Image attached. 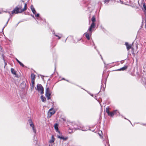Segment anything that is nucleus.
<instances>
[{
    "label": "nucleus",
    "instance_id": "nucleus-1",
    "mask_svg": "<svg viewBox=\"0 0 146 146\" xmlns=\"http://www.w3.org/2000/svg\"><path fill=\"white\" fill-rule=\"evenodd\" d=\"M27 4L26 3L25 4L24 7L21 10H19L18 8V6H16L12 12V14H14L21 13L23 12L26 11L27 10Z\"/></svg>",
    "mask_w": 146,
    "mask_h": 146
},
{
    "label": "nucleus",
    "instance_id": "nucleus-2",
    "mask_svg": "<svg viewBox=\"0 0 146 146\" xmlns=\"http://www.w3.org/2000/svg\"><path fill=\"white\" fill-rule=\"evenodd\" d=\"M91 20L92 22L88 29V31H89L90 34L92 33V29L96 27V24L94 23L96 21V19L94 16H93L92 17Z\"/></svg>",
    "mask_w": 146,
    "mask_h": 146
},
{
    "label": "nucleus",
    "instance_id": "nucleus-3",
    "mask_svg": "<svg viewBox=\"0 0 146 146\" xmlns=\"http://www.w3.org/2000/svg\"><path fill=\"white\" fill-rule=\"evenodd\" d=\"M36 90L41 94H43L44 88L41 84H37Z\"/></svg>",
    "mask_w": 146,
    "mask_h": 146
},
{
    "label": "nucleus",
    "instance_id": "nucleus-4",
    "mask_svg": "<svg viewBox=\"0 0 146 146\" xmlns=\"http://www.w3.org/2000/svg\"><path fill=\"white\" fill-rule=\"evenodd\" d=\"M51 95L50 91L49 88H47L46 89L45 92V96L47 99L48 100L50 98V96Z\"/></svg>",
    "mask_w": 146,
    "mask_h": 146
},
{
    "label": "nucleus",
    "instance_id": "nucleus-5",
    "mask_svg": "<svg viewBox=\"0 0 146 146\" xmlns=\"http://www.w3.org/2000/svg\"><path fill=\"white\" fill-rule=\"evenodd\" d=\"M30 126L32 128L33 130V132L35 133H36V129L35 128V125L33 124L31 119H30L28 120Z\"/></svg>",
    "mask_w": 146,
    "mask_h": 146
},
{
    "label": "nucleus",
    "instance_id": "nucleus-6",
    "mask_svg": "<svg viewBox=\"0 0 146 146\" xmlns=\"http://www.w3.org/2000/svg\"><path fill=\"white\" fill-rule=\"evenodd\" d=\"M55 113V111L52 109H50L49 110L48 112V115L49 117H50L52 115H53Z\"/></svg>",
    "mask_w": 146,
    "mask_h": 146
},
{
    "label": "nucleus",
    "instance_id": "nucleus-7",
    "mask_svg": "<svg viewBox=\"0 0 146 146\" xmlns=\"http://www.w3.org/2000/svg\"><path fill=\"white\" fill-rule=\"evenodd\" d=\"M57 137L58 138L61 139H62L64 141L68 139L67 137H65L62 135H58Z\"/></svg>",
    "mask_w": 146,
    "mask_h": 146
},
{
    "label": "nucleus",
    "instance_id": "nucleus-8",
    "mask_svg": "<svg viewBox=\"0 0 146 146\" xmlns=\"http://www.w3.org/2000/svg\"><path fill=\"white\" fill-rule=\"evenodd\" d=\"M88 31L89 32L88 33H85V36L87 38V39L88 40H89L90 39V35L91 36L92 35V33L91 34H90V33L89 31Z\"/></svg>",
    "mask_w": 146,
    "mask_h": 146
},
{
    "label": "nucleus",
    "instance_id": "nucleus-9",
    "mask_svg": "<svg viewBox=\"0 0 146 146\" xmlns=\"http://www.w3.org/2000/svg\"><path fill=\"white\" fill-rule=\"evenodd\" d=\"M125 45L127 47V50H129L131 47V44H129L127 42H126L125 43Z\"/></svg>",
    "mask_w": 146,
    "mask_h": 146
},
{
    "label": "nucleus",
    "instance_id": "nucleus-10",
    "mask_svg": "<svg viewBox=\"0 0 146 146\" xmlns=\"http://www.w3.org/2000/svg\"><path fill=\"white\" fill-rule=\"evenodd\" d=\"M127 67H128V66H127L125 65V66H124L123 67L119 69H118L117 70H117V71H121V70L123 71V70H125L126 69H127Z\"/></svg>",
    "mask_w": 146,
    "mask_h": 146
},
{
    "label": "nucleus",
    "instance_id": "nucleus-11",
    "mask_svg": "<svg viewBox=\"0 0 146 146\" xmlns=\"http://www.w3.org/2000/svg\"><path fill=\"white\" fill-rule=\"evenodd\" d=\"M31 9L33 13L34 14H35L36 13V11L35 10V9L34 8V7L33 5H31Z\"/></svg>",
    "mask_w": 146,
    "mask_h": 146
},
{
    "label": "nucleus",
    "instance_id": "nucleus-12",
    "mask_svg": "<svg viewBox=\"0 0 146 146\" xmlns=\"http://www.w3.org/2000/svg\"><path fill=\"white\" fill-rule=\"evenodd\" d=\"M55 140V139L54 137V136L53 135H52L51 136V138L50 139L49 141V143H52L54 142Z\"/></svg>",
    "mask_w": 146,
    "mask_h": 146
},
{
    "label": "nucleus",
    "instance_id": "nucleus-13",
    "mask_svg": "<svg viewBox=\"0 0 146 146\" xmlns=\"http://www.w3.org/2000/svg\"><path fill=\"white\" fill-rule=\"evenodd\" d=\"M31 81H35V75L34 74H31Z\"/></svg>",
    "mask_w": 146,
    "mask_h": 146
},
{
    "label": "nucleus",
    "instance_id": "nucleus-14",
    "mask_svg": "<svg viewBox=\"0 0 146 146\" xmlns=\"http://www.w3.org/2000/svg\"><path fill=\"white\" fill-rule=\"evenodd\" d=\"M32 84L31 86V91L33 90L34 89V87L35 86V81H31Z\"/></svg>",
    "mask_w": 146,
    "mask_h": 146
},
{
    "label": "nucleus",
    "instance_id": "nucleus-15",
    "mask_svg": "<svg viewBox=\"0 0 146 146\" xmlns=\"http://www.w3.org/2000/svg\"><path fill=\"white\" fill-rule=\"evenodd\" d=\"M11 71L12 74L14 75H16V71L13 68H11Z\"/></svg>",
    "mask_w": 146,
    "mask_h": 146
},
{
    "label": "nucleus",
    "instance_id": "nucleus-16",
    "mask_svg": "<svg viewBox=\"0 0 146 146\" xmlns=\"http://www.w3.org/2000/svg\"><path fill=\"white\" fill-rule=\"evenodd\" d=\"M41 99L42 101L43 102L45 101L46 100L45 98L43 96H41Z\"/></svg>",
    "mask_w": 146,
    "mask_h": 146
},
{
    "label": "nucleus",
    "instance_id": "nucleus-17",
    "mask_svg": "<svg viewBox=\"0 0 146 146\" xmlns=\"http://www.w3.org/2000/svg\"><path fill=\"white\" fill-rule=\"evenodd\" d=\"M58 35H55V36L57 37H58L59 39H60L61 37H62V35L61 34H58Z\"/></svg>",
    "mask_w": 146,
    "mask_h": 146
},
{
    "label": "nucleus",
    "instance_id": "nucleus-18",
    "mask_svg": "<svg viewBox=\"0 0 146 146\" xmlns=\"http://www.w3.org/2000/svg\"><path fill=\"white\" fill-rule=\"evenodd\" d=\"M54 129L56 130V131L58 130V125L57 123L55 124L54 125Z\"/></svg>",
    "mask_w": 146,
    "mask_h": 146
},
{
    "label": "nucleus",
    "instance_id": "nucleus-19",
    "mask_svg": "<svg viewBox=\"0 0 146 146\" xmlns=\"http://www.w3.org/2000/svg\"><path fill=\"white\" fill-rule=\"evenodd\" d=\"M17 6H18V8L19 9V10H21L23 9H22V4L21 5H19Z\"/></svg>",
    "mask_w": 146,
    "mask_h": 146
},
{
    "label": "nucleus",
    "instance_id": "nucleus-20",
    "mask_svg": "<svg viewBox=\"0 0 146 146\" xmlns=\"http://www.w3.org/2000/svg\"><path fill=\"white\" fill-rule=\"evenodd\" d=\"M108 115L109 116L111 117H113L114 115L113 112H110V113Z\"/></svg>",
    "mask_w": 146,
    "mask_h": 146
},
{
    "label": "nucleus",
    "instance_id": "nucleus-21",
    "mask_svg": "<svg viewBox=\"0 0 146 146\" xmlns=\"http://www.w3.org/2000/svg\"><path fill=\"white\" fill-rule=\"evenodd\" d=\"M143 10L144 12H146V6L145 5V3H144L143 4Z\"/></svg>",
    "mask_w": 146,
    "mask_h": 146
},
{
    "label": "nucleus",
    "instance_id": "nucleus-22",
    "mask_svg": "<svg viewBox=\"0 0 146 146\" xmlns=\"http://www.w3.org/2000/svg\"><path fill=\"white\" fill-rule=\"evenodd\" d=\"M105 4H107L109 1V0H102Z\"/></svg>",
    "mask_w": 146,
    "mask_h": 146
},
{
    "label": "nucleus",
    "instance_id": "nucleus-23",
    "mask_svg": "<svg viewBox=\"0 0 146 146\" xmlns=\"http://www.w3.org/2000/svg\"><path fill=\"white\" fill-rule=\"evenodd\" d=\"M106 113H108V114H109V113H110V111H109V108H106Z\"/></svg>",
    "mask_w": 146,
    "mask_h": 146
},
{
    "label": "nucleus",
    "instance_id": "nucleus-24",
    "mask_svg": "<svg viewBox=\"0 0 146 146\" xmlns=\"http://www.w3.org/2000/svg\"><path fill=\"white\" fill-rule=\"evenodd\" d=\"M9 20V19H8V20L7 21V22L6 24H5V25L4 26V27L3 28V29H2V30H3L4 29V28L7 25V24H8V23Z\"/></svg>",
    "mask_w": 146,
    "mask_h": 146
},
{
    "label": "nucleus",
    "instance_id": "nucleus-25",
    "mask_svg": "<svg viewBox=\"0 0 146 146\" xmlns=\"http://www.w3.org/2000/svg\"><path fill=\"white\" fill-rule=\"evenodd\" d=\"M35 15L36 17H38V18H37L38 19H39L40 18V17H39V13H37L36 15L35 14Z\"/></svg>",
    "mask_w": 146,
    "mask_h": 146
},
{
    "label": "nucleus",
    "instance_id": "nucleus-26",
    "mask_svg": "<svg viewBox=\"0 0 146 146\" xmlns=\"http://www.w3.org/2000/svg\"><path fill=\"white\" fill-rule=\"evenodd\" d=\"M19 64L21 66H22L23 67H24V64H23L21 62H20L19 63Z\"/></svg>",
    "mask_w": 146,
    "mask_h": 146
},
{
    "label": "nucleus",
    "instance_id": "nucleus-27",
    "mask_svg": "<svg viewBox=\"0 0 146 146\" xmlns=\"http://www.w3.org/2000/svg\"><path fill=\"white\" fill-rule=\"evenodd\" d=\"M113 113L114 114V115L115 114L117 113V110H114L113 111Z\"/></svg>",
    "mask_w": 146,
    "mask_h": 146
},
{
    "label": "nucleus",
    "instance_id": "nucleus-28",
    "mask_svg": "<svg viewBox=\"0 0 146 146\" xmlns=\"http://www.w3.org/2000/svg\"><path fill=\"white\" fill-rule=\"evenodd\" d=\"M145 15V28L146 29V13Z\"/></svg>",
    "mask_w": 146,
    "mask_h": 146
},
{
    "label": "nucleus",
    "instance_id": "nucleus-29",
    "mask_svg": "<svg viewBox=\"0 0 146 146\" xmlns=\"http://www.w3.org/2000/svg\"><path fill=\"white\" fill-rule=\"evenodd\" d=\"M4 63H5V67L7 65V63L5 62V60H4Z\"/></svg>",
    "mask_w": 146,
    "mask_h": 146
},
{
    "label": "nucleus",
    "instance_id": "nucleus-30",
    "mask_svg": "<svg viewBox=\"0 0 146 146\" xmlns=\"http://www.w3.org/2000/svg\"><path fill=\"white\" fill-rule=\"evenodd\" d=\"M16 61L18 62L19 63L20 62L19 61L17 58H16Z\"/></svg>",
    "mask_w": 146,
    "mask_h": 146
},
{
    "label": "nucleus",
    "instance_id": "nucleus-31",
    "mask_svg": "<svg viewBox=\"0 0 146 146\" xmlns=\"http://www.w3.org/2000/svg\"><path fill=\"white\" fill-rule=\"evenodd\" d=\"M74 128L75 129H79V128H75V127H74Z\"/></svg>",
    "mask_w": 146,
    "mask_h": 146
},
{
    "label": "nucleus",
    "instance_id": "nucleus-32",
    "mask_svg": "<svg viewBox=\"0 0 146 146\" xmlns=\"http://www.w3.org/2000/svg\"><path fill=\"white\" fill-rule=\"evenodd\" d=\"M82 131H87V130H83V129H82Z\"/></svg>",
    "mask_w": 146,
    "mask_h": 146
},
{
    "label": "nucleus",
    "instance_id": "nucleus-33",
    "mask_svg": "<svg viewBox=\"0 0 146 146\" xmlns=\"http://www.w3.org/2000/svg\"><path fill=\"white\" fill-rule=\"evenodd\" d=\"M8 13H9V14L10 15V16H11V13H10V12H8Z\"/></svg>",
    "mask_w": 146,
    "mask_h": 146
},
{
    "label": "nucleus",
    "instance_id": "nucleus-34",
    "mask_svg": "<svg viewBox=\"0 0 146 146\" xmlns=\"http://www.w3.org/2000/svg\"><path fill=\"white\" fill-rule=\"evenodd\" d=\"M107 144H108V146H109L110 145H109V143H108V142H107Z\"/></svg>",
    "mask_w": 146,
    "mask_h": 146
},
{
    "label": "nucleus",
    "instance_id": "nucleus-35",
    "mask_svg": "<svg viewBox=\"0 0 146 146\" xmlns=\"http://www.w3.org/2000/svg\"><path fill=\"white\" fill-rule=\"evenodd\" d=\"M90 94V95H91V96H93V94Z\"/></svg>",
    "mask_w": 146,
    "mask_h": 146
},
{
    "label": "nucleus",
    "instance_id": "nucleus-36",
    "mask_svg": "<svg viewBox=\"0 0 146 146\" xmlns=\"http://www.w3.org/2000/svg\"><path fill=\"white\" fill-rule=\"evenodd\" d=\"M96 96H95V99H96V100H97V99L96 98Z\"/></svg>",
    "mask_w": 146,
    "mask_h": 146
},
{
    "label": "nucleus",
    "instance_id": "nucleus-37",
    "mask_svg": "<svg viewBox=\"0 0 146 146\" xmlns=\"http://www.w3.org/2000/svg\"><path fill=\"white\" fill-rule=\"evenodd\" d=\"M62 79V80H65V79H64V78H63Z\"/></svg>",
    "mask_w": 146,
    "mask_h": 146
},
{
    "label": "nucleus",
    "instance_id": "nucleus-38",
    "mask_svg": "<svg viewBox=\"0 0 146 146\" xmlns=\"http://www.w3.org/2000/svg\"><path fill=\"white\" fill-rule=\"evenodd\" d=\"M33 17H34V16H33Z\"/></svg>",
    "mask_w": 146,
    "mask_h": 146
},
{
    "label": "nucleus",
    "instance_id": "nucleus-39",
    "mask_svg": "<svg viewBox=\"0 0 146 146\" xmlns=\"http://www.w3.org/2000/svg\"><path fill=\"white\" fill-rule=\"evenodd\" d=\"M53 33V34H55V33L54 32Z\"/></svg>",
    "mask_w": 146,
    "mask_h": 146
},
{
    "label": "nucleus",
    "instance_id": "nucleus-40",
    "mask_svg": "<svg viewBox=\"0 0 146 146\" xmlns=\"http://www.w3.org/2000/svg\"><path fill=\"white\" fill-rule=\"evenodd\" d=\"M49 146H50V144L49 145Z\"/></svg>",
    "mask_w": 146,
    "mask_h": 146
},
{
    "label": "nucleus",
    "instance_id": "nucleus-41",
    "mask_svg": "<svg viewBox=\"0 0 146 146\" xmlns=\"http://www.w3.org/2000/svg\"><path fill=\"white\" fill-rule=\"evenodd\" d=\"M93 44H94V43H93Z\"/></svg>",
    "mask_w": 146,
    "mask_h": 146
},
{
    "label": "nucleus",
    "instance_id": "nucleus-42",
    "mask_svg": "<svg viewBox=\"0 0 146 146\" xmlns=\"http://www.w3.org/2000/svg\"><path fill=\"white\" fill-rule=\"evenodd\" d=\"M129 121L130 122V123H131V122H130L129 120Z\"/></svg>",
    "mask_w": 146,
    "mask_h": 146
},
{
    "label": "nucleus",
    "instance_id": "nucleus-43",
    "mask_svg": "<svg viewBox=\"0 0 146 146\" xmlns=\"http://www.w3.org/2000/svg\"><path fill=\"white\" fill-rule=\"evenodd\" d=\"M1 13L0 12V14Z\"/></svg>",
    "mask_w": 146,
    "mask_h": 146
}]
</instances>
